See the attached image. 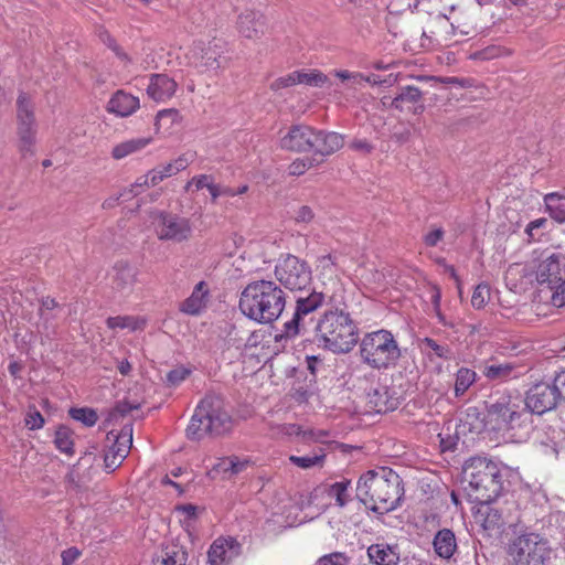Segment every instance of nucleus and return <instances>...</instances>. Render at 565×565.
<instances>
[{
  "mask_svg": "<svg viewBox=\"0 0 565 565\" xmlns=\"http://www.w3.org/2000/svg\"><path fill=\"white\" fill-rule=\"evenodd\" d=\"M403 495L402 478L388 468L369 470L358 481V499L371 511L382 515L395 510Z\"/></svg>",
  "mask_w": 565,
  "mask_h": 565,
  "instance_id": "obj_1",
  "label": "nucleus"
},
{
  "mask_svg": "<svg viewBox=\"0 0 565 565\" xmlns=\"http://www.w3.org/2000/svg\"><path fill=\"white\" fill-rule=\"evenodd\" d=\"M286 306L285 291L271 280L249 282L241 292L239 310L258 323H271L282 313Z\"/></svg>",
  "mask_w": 565,
  "mask_h": 565,
  "instance_id": "obj_2",
  "label": "nucleus"
},
{
  "mask_svg": "<svg viewBox=\"0 0 565 565\" xmlns=\"http://www.w3.org/2000/svg\"><path fill=\"white\" fill-rule=\"evenodd\" d=\"M463 478L468 482L467 494L472 502L489 504L503 490V476L499 466L490 459L473 457L465 462Z\"/></svg>",
  "mask_w": 565,
  "mask_h": 565,
  "instance_id": "obj_3",
  "label": "nucleus"
},
{
  "mask_svg": "<svg viewBox=\"0 0 565 565\" xmlns=\"http://www.w3.org/2000/svg\"><path fill=\"white\" fill-rule=\"evenodd\" d=\"M315 330L319 344L333 353H348L359 342L358 324L343 310H327Z\"/></svg>",
  "mask_w": 565,
  "mask_h": 565,
  "instance_id": "obj_4",
  "label": "nucleus"
},
{
  "mask_svg": "<svg viewBox=\"0 0 565 565\" xmlns=\"http://www.w3.org/2000/svg\"><path fill=\"white\" fill-rule=\"evenodd\" d=\"M487 423L498 431L516 429L529 430L532 426V416L518 393H495L486 403Z\"/></svg>",
  "mask_w": 565,
  "mask_h": 565,
  "instance_id": "obj_5",
  "label": "nucleus"
},
{
  "mask_svg": "<svg viewBox=\"0 0 565 565\" xmlns=\"http://www.w3.org/2000/svg\"><path fill=\"white\" fill-rule=\"evenodd\" d=\"M232 428V417L222 397L205 396L196 406L186 428L191 440H201L206 436H218Z\"/></svg>",
  "mask_w": 565,
  "mask_h": 565,
  "instance_id": "obj_6",
  "label": "nucleus"
},
{
  "mask_svg": "<svg viewBox=\"0 0 565 565\" xmlns=\"http://www.w3.org/2000/svg\"><path fill=\"white\" fill-rule=\"evenodd\" d=\"M401 355L398 343L388 330L369 332L360 341L361 360L374 370L395 365Z\"/></svg>",
  "mask_w": 565,
  "mask_h": 565,
  "instance_id": "obj_7",
  "label": "nucleus"
},
{
  "mask_svg": "<svg viewBox=\"0 0 565 565\" xmlns=\"http://www.w3.org/2000/svg\"><path fill=\"white\" fill-rule=\"evenodd\" d=\"M548 541L537 533H524L509 546V554L516 565H542L550 558Z\"/></svg>",
  "mask_w": 565,
  "mask_h": 565,
  "instance_id": "obj_8",
  "label": "nucleus"
},
{
  "mask_svg": "<svg viewBox=\"0 0 565 565\" xmlns=\"http://www.w3.org/2000/svg\"><path fill=\"white\" fill-rule=\"evenodd\" d=\"M324 299V294L315 289L308 294L306 290L300 292L292 318L284 324V337L295 338L306 332L312 321L311 315L322 307Z\"/></svg>",
  "mask_w": 565,
  "mask_h": 565,
  "instance_id": "obj_9",
  "label": "nucleus"
},
{
  "mask_svg": "<svg viewBox=\"0 0 565 565\" xmlns=\"http://www.w3.org/2000/svg\"><path fill=\"white\" fill-rule=\"evenodd\" d=\"M17 122L19 150L23 158L33 156L36 135L34 103L25 93H20L17 99Z\"/></svg>",
  "mask_w": 565,
  "mask_h": 565,
  "instance_id": "obj_10",
  "label": "nucleus"
},
{
  "mask_svg": "<svg viewBox=\"0 0 565 565\" xmlns=\"http://www.w3.org/2000/svg\"><path fill=\"white\" fill-rule=\"evenodd\" d=\"M275 276L285 288L299 292H303L312 279L309 265L290 254L278 260Z\"/></svg>",
  "mask_w": 565,
  "mask_h": 565,
  "instance_id": "obj_11",
  "label": "nucleus"
},
{
  "mask_svg": "<svg viewBox=\"0 0 565 565\" xmlns=\"http://www.w3.org/2000/svg\"><path fill=\"white\" fill-rule=\"evenodd\" d=\"M524 269L527 270L525 276L534 275L540 286L550 289L565 279V255L562 253H542L536 265Z\"/></svg>",
  "mask_w": 565,
  "mask_h": 565,
  "instance_id": "obj_12",
  "label": "nucleus"
},
{
  "mask_svg": "<svg viewBox=\"0 0 565 565\" xmlns=\"http://www.w3.org/2000/svg\"><path fill=\"white\" fill-rule=\"evenodd\" d=\"M156 233L161 241L181 243L192 235V226L188 218L177 214L157 212L153 220Z\"/></svg>",
  "mask_w": 565,
  "mask_h": 565,
  "instance_id": "obj_13",
  "label": "nucleus"
},
{
  "mask_svg": "<svg viewBox=\"0 0 565 565\" xmlns=\"http://www.w3.org/2000/svg\"><path fill=\"white\" fill-rule=\"evenodd\" d=\"M225 43L214 39L207 43L198 42L191 50V58L194 66L201 71L217 70L225 61Z\"/></svg>",
  "mask_w": 565,
  "mask_h": 565,
  "instance_id": "obj_14",
  "label": "nucleus"
},
{
  "mask_svg": "<svg viewBox=\"0 0 565 565\" xmlns=\"http://www.w3.org/2000/svg\"><path fill=\"white\" fill-rule=\"evenodd\" d=\"M108 450L104 455L105 468L114 471L127 457L132 444V427L126 425L120 433L109 431L106 436Z\"/></svg>",
  "mask_w": 565,
  "mask_h": 565,
  "instance_id": "obj_15",
  "label": "nucleus"
},
{
  "mask_svg": "<svg viewBox=\"0 0 565 565\" xmlns=\"http://www.w3.org/2000/svg\"><path fill=\"white\" fill-rule=\"evenodd\" d=\"M523 402L532 416L533 414L543 415L554 409L561 401L553 384L541 382L526 392Z\"/></svg>",
  "mask_w": 565,
  "mask_h": 565,
  "instance_id": "obj_16",
  "label": "nucleus"
},
{
  "mask_svg": "<svg viewBox=\"0 0 565 565\" xmlns=\"http://www.w3.org/2000/svg\"><path fill=\"white\" fill-rule=\"evenodd\" d=\"M315 129L307 125H292L288 132L280 139V147L296 152L312 150Z\"/></svg>",
  "mask_w": 565,
  "mask_h": 565,
  "instance_id": "obj_17",
  "label": "nucleus"
},
{
  "mask_svg": "<svg viewBox=\"0 0 565 565\" xmlns=\"http://www.w3.org/2000/svg\"><path fill=\"white\" fill-rule=\"evenodd\" d=\"M242 552L241 544L233 537L217 539L211 545L207 557L210 565H230Z\"/></svg>",
  "mask_w": 565,
  "mask_h": 565,
  "instance_id": "obj_18",
  "label": "nucleus"
},
{
  "mask_svg": "<svg viewBox=\"0 0 565 565\" xmlns=\"http://www.w3.org/2000/svg\"><path fill=\"white\" fill-rule=\"evenodd\" d=\"M366 405L375 413H387L396 409L399 405V397L394 388L385 385H377L366 396Z\"/></svg>",
  "mask_w": 565,
  "mask_h": 565,
  "instance_id": "obj_19",
  "label": "nucleus"
},
{
  "mask_svg": "<svg viewBox=\"0 0 565 565\" xmlns=\"http://www.w3.org/2000/svg\"><path fill=\"white\" fill-rule=\"evenodd\" d=\"M237 29L246 39H258L267 31V21L259 11L246 10L238 17Z\"/></svg>",
  "mask_w": 565,
  "mask_h": 565,
  "instance_id": "obj_20",
  "label": "nucleus"
},
{
  "mask_svg": "<svg viewBox=\"0 0 565 565\" xmlns=\"http://www.w3.org/2000/svg\"><path fill=\"white\" fill-rule=\"evenodd\" d=\"M138 270L126 262H117L111 271V287L121 295H129L137 281Z\"/></svg>",
  "mask_w": 565,
  "mask_h": 565,
  "instance_id": "obj_21",
  "label": "nucleus"
},
{
  "mask_svg": "<svg viewBox=\"0 0 565 565\" xmlns=\"http://www.w3.org/2000/svg\"><path fill=\"white\" fill-rule=\"evenodd\" d=\"M482 374L492 382H508L521 375L520 366L511 362L490 360L483 366Z\"/></svg>",
  "mask_w": 565,
  "mask_h": 565,
  "instance_id": "obj_22",
  "label": "nucleus"
},
{
  "mask_svg": "<svg viewBox=\"0 0 565 565\" xmlns=\"http://www.w3.org/2000/svg\"><path fill=\"white\" fill-rule=\"evenodd\" d=\"M177 86L175 81L167 74H152L147 94L156 102H166L174 95Z\"/></svg>",
  "mask_w": 565,
  "mask_h": 565,
  "instance_id": "obj_23",
  "label": "nucleus"
},
{
  "mask_svg": "<svg viewBox=\"0 0 565 565\" xmlns=\"http://www.w3.org/2000/svg\"><path fill=\"white\" fill-rule=\"evenodd\" d=\"M343 137L333 131H323L315 129L312 139V150L322 157L330 156L343 147Z\"/></svg>",
  "mask_w": 565,
  "mask_h": 565,
  "instance_id": "obj_24",
  "label": "nucleus"
},
{
  "mask_svg": "<svg viewBox=\"0 0 565 565\" xmlns=\"http://www.w3.org/2000/svg\"><path fill=\"white\" fill-rule=\"evenodd\" d=\"M406 104L413 105L412 111L414 114H422L425 110L423 92L415 86H403L399 88L398 94L391 100L390 106L402 111Z\"/></svg>",
  "mask_w": 565,
  "mask_h": 565,
  "instance_id": "obj_25",
  "label": "nucleus"
},
{
  "mask_svg": "<svg viewBox=\"0 0 565 565\" xmlns=\"http://www.w3.org/2000/svg\"><path fill=\"white\" fill-rule=\"evenodd\" d=\"M433 547L436 555L441 559H451L458 550L455 533L450 529L437 531L433 540Z\"/></svg>",
  "mask_w": 565,
  "mask_h": 565,
  "instance_id": "obj_26",
  "label": "nucleus"
},
{
  "mask_svg": "<svg viewBox=\"0 0 565 565\" xmlns=\"http://www.w3.org/2000/svg\"><path fill=\"white\" fill-rule=\"evenodd\" d=\"M139 108V98L118 90L108 102L107 109L120 117H127Z\"/></svg>",
  "mask_w": 565,
  "mask_h": 565,
  "instance_id": "obj_27",
  "label": "nucleus"
},
{
  "mask_svg": "<svg viewBox=\"0 0 565 565\" xmlns=\"http://www.w3.org/2000/svg\"><path fill=\"white\" fill-rule=\"evenodd\" d=\"M209 289L204 281L195 285L191 296L181 305V311L188 315H199L205 308L207 302Z\"/></svg>",
  "mask_w": 565,
  "mask_h": 565,
  "instance_id": "obj_28",
  "label": "nucleus"
},
{
  "mask_svg": "<svg viewBox=\"0 0 565 565\" xmlns=\"http://www.w3.org/2000/svg\"><path fill=\"white\" fill-rule=\"evenodd\" d=\"M370 562L375 565H397L398 553L386 544H373L367 548Z\"/></svg>",
  "mask_w": 565,
  "mask_h": 565,
  "instance_id": "obj_29",
  "label": "nucleus"
},
{
  "mask_svg": "<svg viewBox=\"0 0 565 565\" xmlns=\"http://www.w3.org/2000/svg\"><path fill=\"white\" fill-rule=\"evenodd\" d=\"M351 481L342 479L331 484H324L323 491L329 498H333L339 508H344L351 501Z\"/></svg>",
  "mask_w": 565,
  "mask_h": 565,
  "instance_id": "obj_30",
  "label": "nucleus"
},
{
  "mask_svg": "<svg viewBox=\"0 0 565 565\" xmlns=\"http://www.w3.org/2000/svg\"><path fill=\"white\" fill-rule=\"evenodd\" d=\"M186 559L188 554L183 547L173 544L161 551L153 565H185Z\"/></svg>",
  "mask_w": 565,
  "mask_h": 565,
  "instance_id": "obj_31",
  "label": "nucleus"
},
{
  "mask_svg": "<svg viewBox=\"0 0 565 565\" xmlns=\"http://www.w3.org/2000/svg\"><path fill=\"white\" fill-rule=\"evenodd\" d=\"M150 142L149 138H137L116 145L111 150V157L116 160L126 158L143 149Z\"/></svg>",
  "mask_w": 565,
  "mask_h": 565,
  "instance_id": "obj_32",
  "label": "nucleus"
},
{
  "mask_svg": "<svg viewBox=\"0 0 565 565\" xmlns=\"http://www.w3.org/2000/svg\"><path fill=\"white\" fill-rule=\"evenodd\" d=\"M477 373L468 367H460L456 373L455 380V396L461 397L469 390V387L476 382Z\"/></svg>",
  "mask_w": 565,
  "mask_h": 565,
  "instance_id": "obj_33",
  "label": "nucleus"
},
{
  "mask_svg": "<svg viewBox=\"0 0 565 565\" xmlns=\"http://www.w3.org/2000/svg\"><path fill=\"white\" fill-rule=\"evenodd\" d=\"M54 444L56 448L66 454H74L73 431L66 426H60L55 431Z\"/></svg>",
  "mask_w": 565,
  "mask_h": 565,
  "instance_id": "obj_34",
  "label": "nucleus"
},
{
  "mask_svg": "<svg viewBox=\"0 0 565 565\" xmlns=\"http://www.w3.org/2000/svg\"><path fill=\"white\" fill-rule=\"evenodd\" d=\"M504 55H509V51L500 45L491 44L484 49L477 50L469 54L472 61H491Z\"/></svg>",
  "mask_w": 565,
  "mask_h": 565,
  "instance_id": "obj_35",
  "label": "nucleus"
},
{
  "mask_svg": "<svg viewBox=\"0 0 565 565\" xmlns=\"http://www.w3.org/2000/svg\"><path fill=\"white\" fill-rule=\"evenodd\" d=\"M68 413L73 419L83 423L87 427L94 426L98 419L97 413L88 407H73Z\"/></svg>",
  "mask_w": 565,
  "mask_h": 565,
  "instance_id": "obj_36",
  "label": "nucleus"
},
{
  "mask_svg": "<svg viewBox=\"0 0 565 565\" xmlns=\"http://www.w3.org/2000/svg\"><path fill=\"white\" fill-rule=\"evenodd\" d=\"M298 84H306L313 87H321L327 82V76L322 74L321 72H301L297 71V78Z\"/></svg>",
  "mask_w": 565,
  "mask_h": 565,
  "instance_id": "obj_37",
  "label": "nucleus"
},
{
  "mask_svg": "<svg viewBox=\"0 0 565 565\" xmlns=\"http://www.w3.org/2000/svg\"><path fill=\"white\" fill-rule=\"evenodd\" d=\"M420 348H422V350H428V351L433 352L436 356H438L440 359H445V360L451 359V351H450L449 347L440 345L431 338H424L420 341Z\"/></svg>",
  "mask_w": 565,
  "mask_h": 565,
  "instance_id": "obj_38",
  "label": "nucleus"
},
{
  "mask_svg": "<svg viewBox=\"0 0 565 565\" xmlns=\"http://www.w3.org/2000/svg\"><path fill=\"white\" fill-rule=\"evenodd\" d=\"M326 455L323 452L321 454H315L312 456H290L289 460L296 465L299 468L308 469L313 466H319L322 463Z\"/></svg>",
  "mask_w": 565,
  "mask_h": 565,
  "instance_id": "obj_39",
  "label": "nucleus"
},
{
  "mask_svg": "<svg viewBox=\"0 0 565 565\" xmlns=\"http://www.w3.org/2000/svg\"><path fill=\"white\" fill-rule=\"evenodd\" d=\"M107 327L110 329H130V330H137L140 328V323L137 319L134 317H110L107 319Z\"/></svg>",
  "mask_w": 565,
  "mask_h": 565,
  "instance_id": "obj_40",
  "label": "nucleus"
},
{
  "mask_svg": "<svg viewBox=\"0 0 565 565\" xmlns=\"http://www.w3.org/2000/svg\"><path fill=\"white\" fill-rule=\"evenodd\" d=\"M319 164V161H317L315 158H302L295 160L289 166V173L291 175H301L303 174L308 169Z\"/></svg>",
  "mask_w": 565,
  "mask_h": 565,
  "instance_id": "obj_41",
  "label": "nucleus"
},
{
  "mask_svg": "<svg viewBox=\"0 0 565 565\" xmlns=\"http://www.w3.org/2000/svg\"><path fill=\"white\" fill-rule=\"evenodd\" d=\"M551 292V302L554 307H565V279L555 284V287L548 289Z\"/></svg>",
  "mask_w": 565,
  "mask_h": 565,
  "instance_id": "obj_42",
  "label": "nucleus"
},
{
  "mask_svg": "<svg viewBox=\"0 0 565 565\" xmlns=\"http://www.w3.org/2000/svg\"><path fill=\"white\" fill-rule=\"evenodd\" d=\"M231 465H230V457L218 459V461L212 467L209 475L212 478H215L216 476H221L222 479L230 480L231 479Z\"/></svg>",
  "mask_w": 565,
  "mask_h": 565,
  "instance_id": "obj_43",
  "label": "nucleus"
},
{
  "mask_svg": "<svg viewBox=\"0 0 565 565\" xmlns=\"http://www.w3.org/2000/svg\"><path fill=\"white\" fill-rule=\"evenodd\" d=\"M489 297V288L487 285L480 284L476 287L472 297H471V305L476 309H481L487 302V299Z\"/></svg>",
  "mask_w": 565,
  "mask_h": 565,
  "instance_id": "obj_44",
  "label": "nucleus"
},
{
  "mask_svg": "<svg viewBox=\"0 0 565 565\" xmlns=\"http://www.w3.org/2000/svg\"><path fill=\"white\" fill-rule=\"evenodd\" d=\"M231 465V479L239 473H243L252 465V461L247 458H239L237 456L230 457Z\"/></svg>",
  "mask_w": 565,
  "mask_h": 565,
  "instance_id": "obj_45",
  "label": "nucleus"
},
{
  "mask_svg": "<svg viewBox=\"0 0 565 565\" xmlns=\"http://www.w3.org/2000/svg\"><path fill=\"white\" fill-rule=\"evenodd\" d=\"M430 79L438 81L443 84L456 85L461 88H469L475 86V79L466 77H430Z\"/></svg>",
  "mask_w": 565,
  "mask_h": 565,
  "instance_id": "obj_46",
  "label": "nucleus"
},
{
  "mask_svg": "<svg viewBox=\"0 0 565 565\" xmlns=\"http://www.w3.org/2000/svg\"><path fill=\"white\" fill-rule=\"evenodd\" d=\"M296 78H297V71H295L286 76L275 79L270 84V89L279 90L281 88L294 86V85L298 84V81Z\"/></svg>",
  "mask_w": 565,
  "mask_h": 565,
  "instance_id": "obj_47",
  "label": "nucleus"
},
{
  "mask_svg": "<svg viewBox=\"0 0 565 565\" xmlns=\"http://www.w3.org/2000/svg\"><path fill=\"white\" fill-rule=\"evenodd\" d=\"M213 184V180L211 175L201 174L199 177L192 178L185 185V190L189 191L191 188H195V190L207 189L210 191V185Z\"/></svg>",
  "mask_w": 565,
  "mask_h": 565,
  "instance_id": "obj_48",
  "label": "nucleus"
},
{
  "mask_svg": "<svg viewBox=\"0 0 565 565\" xmlns=\"http://www.w3.org/2000/svg\"><path fill=\"white\" fill-rule=\"evenodd\" d=\"M315 217V213L310 206L302 205L295 211L294 218L298 224H308Z\"/></svg>",
  "mask_w": 565,
  "mask_h": 565,
  "instance_id": "obj_49",
  "label": "nucleus"
},
{
  "mask_svg": "<svg viewBox=\"0 0 565 565\" xmlns=\"http://www.w3.org/2000/svg\"><path fill=\"white\" fill-rule=\"evenodd\" d=\"M25 425L30 429H40L44 425V418L38 409L30 411L25 416Z\"/></svg>",
  "mask_w": 565,
  "mask_h": 565,
  "instance_id": "obj_50",
  "label": "nucleus"
},
{
  "mask_svg": "<svg viewBox=\"0 0 565 565\" xmlns=\"http://www.w3.org/2000/svg\"><path fill=\"white\" fill-rule=\"evenodd\" d=\"M210 194L212 196V201L215 202L220 196H235V190L227 185L215 184L213 182V184L210 185Z\"/></svg>",
  "mask_w": 565,
  "mask_h": 565,
  "instance_id": "obj_51",
  "label": "nucleus"
},
{
  "mask_svg": "<svg viewBox=\"0 0 565 565\" xmlns=\"http://www.w3.org/2000/svg\"><path fill=\"white\" fill-rule=\"evenodd\" d=\"M317 565H348V558L342 553L322 556Z\"/></svg>",
  "mask_w": 565,
  "mask_h": 565,
  "instance_id": "obj_52",
  "label": "nucleus"
},
{
  "mask_svg": "<svg viewBox=\"0 0 565 565\" xmlns=\"http://www.w3.org/2000/svg\"><path fill=\"white\" fill-rule=\"evenodd\" d=\"M143 186H150L149 177L142 175L137 179V181L130 185V188L125 189L124 192L127 195V199H131L138 195Z\"/></svg>",
  "mask_w": 565,
  "mask_h": 565,
  "instance_id": "obj_53",
  "label": "nucleus"
},
{
  "mask_svg": "<svg viewBox=\"0 0 565 565\" xmlns=\"http://www.w3.org/2000/svg\"><path fill=\"white\" fill-rule=\"evenodd\" d=\"M189 374H190V371H189V370H186V369H184V367H178V369L171 370V371L167 374V381H168L171 385H178V384H180L182 381H184Z\"/></svg>",
  "mask_w": 565,
  "mask_h": 565,
  "instance_id": "obj_54",
  "label": "nucleus"
},
{
  "mask_svg": "<svg viewBox=\"0 0 565 565\" xmlns=\"http://www.w3.org/2000/svg\"><path fill=\"white\" fill-rule=\"evenodd\" d=\"M552 384L559 401H565V370L558 372L555 375Z\"/></svg>",
  "mask_w": 565,
  "mask_h": 565,
  "instance_id": "obj_55",
  "label": "nucleus"
},
{
  "mask_svg": "<svg viewBox=\"0 0 565 565\" xmlns=\"http://www.w3.org/2000/svg\"><path fill=\"white\" fill-rule=\"evenodd\" d=\"M81 556L77 547H70L62 552V565H72Z\"/></svg>",
  "mask_w": 565,
  "mask_h": 565,
  "instance_id": "obj_56",
  "label": "nucleus"
},
{
  "mask_svg": "<svg viewBox=\"0 0 565 565\" xmlns=\"http://www.w3.org/2000/svg\"><path fill=\"white\" fill-rule=\"evenodd\" d=\"M443 237L444 231L441 228H436L425 235L424 242L427 246L434 247L441 241Z\"/></svg>",
  "mask_w": 565,
  "mask_h": 565,
  "instance_id": "obj_57",
  "label": "nucleus"
},
{
  "mask_svg": "<svg viewBox=\"0 0 565 565\" xmlns=\"http://www.w3.org/2000/svg\"><path fill=\"white\" fill-rule=\"evenodd\" d=\"M134 408H137V406L127 402H119L110 413V417L125 416Z\"/></svg>",
  "mask_w": 565,
  "mask_h": 565,
  "instance_id": "obj_58",
  "label": "nucleus"
},
{
  "mask_svg": "<svg viewBox=\"0 0 565 565\" xmlns=\"http://www.w3.org/2000/svg\"><path fill=\"white\" fill-rule=\"evenodd\" d=\"M350 148L355 151H360V152H364V153H370L373 150V146L371 143H369L365 139H354L350 143Z\"/></svg>",
  "mask_w": 565,
  "mask_h": 565,
  "instance_id": "obj_59",
  "label": "nucleus"
},
{
  "mask_svg": "<svg viewBox=\"0 0 565 565\" xmlns=\"http://www.w3.org/2000/svg\"><path fill=\"white\" fill-rule=\"evenodd\" d=\"M562 199H563V196L559 195L558 193H548L545 195L544 202H545L546 210H547L548 214L551 213L552 205L554 207L563 206V204L561 203Z\"/></svg>",
  "mask_w": 565,
  "mask_h": 565,
  "instance_id": "obj_60",
  "label": "nucleus"
},
{
  "mask_svg": "<svg viewBox=\"0 0 565 565\" xmlns=\"http://www.w3.org/2000/svg\"><path fill=\"white\" fill-rule=\"evenodd\" d=\"M146 177H149V184L151 186L157 185L159 182L166 179V177H163V173H161V170L159 168L149 171L148 174H146Z\"/></svg>",
  "mask_w": 565,
  "mask_h": 565,
  "instance_id": "obj_61",
  "label": "nucleus"
},
{
  "mask_svg": "<svg viewBox=\"0 0 565 565\" xmlns=\"http://www.w3.org/2000/svg\"><path fill=\"white\" fill-rule=\"evenodd\" d=\"M550 216L558 223H565V206H551Z\"/></svg>",
  "mask_w": 565,
  "mask_h": 565,
  "instance_id": "obj_62",
  "label": "nucleus"
},
{
  "mask_svg": "<svg viewBox=\"0 0 565 565\" xmlns=\"http://www.w3.org/2000/svg\"><path fill=\"white\" fill-rule=\"evenodd\" d=\"M120 198H125V200H128L126 193L122 191L116 196H110V198L106 199L103 203V207L104 209L115 207L117 205L118 201L120 200Z\"/></svg>",
  "mask_w": 565,
  "mask_h": 565,
  "instance_id": "obj_63",
  "label": "nucleus"
},
{
  "mask_svg": "<svg viewBox=\"0 0 565 565\" xmlns=\"http://www.w3.org/2000/svg\"><path fill=\"white\" fill-rule=\"evenodd\" d=\"M546 223V220L545 218H537V220H534L532 222L529 223V225L526 226V233L530 237H533L534 234H533V231L534 230H539L540 227H542L544 224Z\"/></svg>",
  "mask_w": 565,
  "mask_h": 565,
  "instance_id": "obj_64",
  "label": "nucleus"
}]
</instances>
